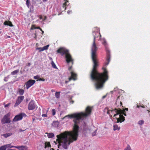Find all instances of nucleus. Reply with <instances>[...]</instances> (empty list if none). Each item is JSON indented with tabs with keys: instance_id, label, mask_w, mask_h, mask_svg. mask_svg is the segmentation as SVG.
I'll return each mask as SVG.
<instances>
[{
	"instance_id": "obj_33",
	"label": "nucleus",
	"mask_w": 150,
	"mask_h": 150,
	"mask_svg": "<svg viewBox=\"0 0 150 150\" xmlns=\"http://www.w3.org/2000/svg\"><path fill=\"white\" fill-rule=\"evenodd\" d=\"M30 4V2L28 0H27L26 1V4L28 7V8H29V4Z\"/></svg>"
},
{
	"instance_id": "obj_26",
	"label": "nucleus",
	"mask_w": 150,
	"mask_h": 150,
	"mask_svg": "<svg viewBox=\"0 0 150 150\" xmlns=\"http://www.w3.org/2000/svg\"><path fill=\"white\" fill-rule=\"evenodd\" d=\"M21 103V102L19 101V100H18L17 99L15 103V104L14 105V107H16L18 106L20 103Z\"/></svg>"
},
{
	"instance_id": "obj_43",
	"label": "nucleus",
	"mask_w": 150,
	"mask_h": 150,
	"mask_svg": "<svg viewBox=\"0 0 150 150\" xmlns=\"http://www.w3.org/2000/svg\"><path fill=\"white\" fill-rule=\"evenodd\" d=\"M10 103H8L6 105H5V108H6L7 107H8V106H9V105H10Z\"/></svg>"
},
{
	"instance_id": "obj_14",
	"label": "nucleus",
	"mask_w": 150,
	"mask_h": 150,
	"mask_svg": "<svg viewBox=\"0 0 150 150\" xmlns=\"http://www.w3.org/2000/svg\"><path fill=\"white\" fill-rule=\"evenodd\" d=\"M59 123L58 121H54L52 123V126L55 127H57L59 125Z\"/></svg>"
},
{
	"instance_id": "obj_5",
	"label": "nucleus",
	"mask_w": 150,
	"mask_h": 150,
	"mask_svg": "<svg viewBox=\"0 0 150 150\" xmlns=\"http://www.w3.org/2000/svg\"><path fill=\"white\" fill-rule=\"evenodd\" d=\"M100 40L102 41V44L105 47L107 54V59H106V62L105 63V66H107L109 64L110 61V51L109 49L107 47V43L105 39L104 38H100Z\"/></svg>"
},
{
	"instance_id": "obj_56",
	"label": "nucleus",
	"mask_w": 150,
	"mask_h": 150,
	"mask_svg": "<svg viewBox=\"0 0 150 150\" xmlns=\"http://www.w3.org/2000/svg\"><path fill=\"white\" fill-rule=\"evenodd\" d=\"M30 63H28V66H30Z\"/></svg>"
},
{
	"instance_id": "obj_57",
	"label": "nucleus",
	"mask_w": 150,
	"mask_h": 150,
	"mask_svg": "<svg viewBox=\"0 0 150 150\" xmlns=\"http://www.w3.org/2000/svg\"><path fill=\"white\" fill-rule=\"evenodd\" d=\"M68 82V81H66L65 82L66 83H67Z\"/></svg>"
},
{
	"instance_id": "obj_12",
	"label": "nucleus",
	"mask_w": 150,
	"mask_h": 150,
	"mask_svg": "<svg viewBox=\"0 0 150 150\" xmlns=\"http://www.w3.org/2000/svg\"><path fill=\"white\" fill-rule=\"evenodd\" d=\"M49 45H47L46 46H45L43 47L42 48V47H38V48H36V49L37 50H39L40 49H41V50H40L39 51V52H41L42 51H44L45 50H47L48 49V48L49 47Z\"/></svg>"
},
{
	"instance_id": "obj_47",
	"label": "nucleus",
	"mask_w": 150,
	"mask_h": 150,
	"mask_svg": "<svg viewBox=\"0 0 150 150\" xmlns=\"http://www.w3.org/2000/svg\"><path fill=\"white\" fill-rule=\"evenodd\" d=\"M71 67H72V66H71V67H69L68 68V69L69 70H70L71 69Z\"/></svg>"
},
{
	"instance_id": "obj_19",
	"label": "nucleus",
	"mask_w": 150,
	"mask_h": 150,
	"mask_svg": "<svg viewBox=\"0 0 150 150\" xmlns=\"http://www.w3.org/2000/svg\"><path fill=\"white\" fill-rule=\"evenodd\" d=\"M12 135V133H6L5 134H1V136H3L5 138H6L11 135Z\"/></svg>"
},
{
	"instance_id": "obj_2",
	"label": "nucleus",
	"mask_w": 150,
	"mask_h": 150,
	"mask_svg": "<svg viewBox=\"0 0 150 150\" xmlns=\"http://www.w3.org/2000/svg\"><path fill=\"white\" fill-rule=\"evenodd\" d=\"M99 31V29L97 27H95L93 29L92 34L94 39L91 48V58L93 65L90 74V77L91 79L94 81L95 86L97 90L102 89L103 87L104 84L108 79V71L105 68L103 67V73H98L96 69L98 65L96 55L98 48L96 44L95 40L99 36V38L97 40H100L101 36Z\"/></svg>"
},
{
	"instance_id": "obj_11",
	"label": "nucleus",
	"mask_w": 150,
	"mask_h": 150,
	"mask_svg": "<svg viewBox=\"0 0 150 150\" xmlns=\"http://www.w3.org/2000/svg\"><path fill=\"white\" fill-rule=\"evenodd\" d=\"M71 77L69 78V81L72 79H73L74 80H76V74L73 71L71 72Z\"/></svg>"
},
{
	"instance_id": "obj_10",
	"label": "nucleus",
	"mask_w": 150,
	"mask_h": 150,
	"mask_svg": "<svg viewBox=\"0 0 150 150\" xmlns=\"http://www.w3.org/2000/svg\"><path fill=\"white\" fill-rule=\"evenodd\" d=\"M35 82V81L34 80H30L26 83V88L28 89L30 87L32 86Z\"/></svg>"
},
{
	"instance_id": "obj_30",
	"label": "nucleus",
	"mask_w": 150,
	"mask_h": 150,
	"mask_svg": "<svg viewBox=\"0 0 150 150\" xmlns=\"http://www.w3.org/2000/svg\"><path fill=\"white\" fill-rule=\"evenodd\" d=\"M9 78V75H8L7 76L4 77V80L5 81H8V79Z\"/></svg>"
},
{
	"instance_id": "obj_38",
	"label": "nucleus",
	"mask_w": 150,
	"mask_h": 150,
	"mask_svg": "<svg viewBox=\"0 0 150 150\" xmlns=\"http://www.w3.org/2000/svg\"><path fill=\"white\" fill-rule=\"evenodd\" d=\"M34 78L35 79H39V77L38 76H35L34 77Z\"/></svg>"
},
{
	"instance_id": "obj_36",
	"label": "nucleus",
	"mask_w": 150,
	"mask_h": 150,
	"mask_svg": "<svg viewBox=\"0 0 150 150\" xmlns=\"http://www.w3.org/2000/svg\"><path fill=\"white\" fill-rule=\"evenodd\" d=\"M30 11L31 12H33L34 11V7L32 6L30 8Z\"/></svg>"
},
{
	"instance_id": "obj_34",
	"label": "nucleus",
	"mask_w": 150,
	"mask_h": 150,
	"mask_svg": "<svg viewBox=\"0 0 150 150\" xmlns=\"http://www.w3.org/2000/svg\"><path fill=\"white\" fill-rule=\"evenodd\" d=\"M124 150H131V149L130 146L128 145L127 148H125Z\"/></svg>"
},
{
	"instance_id": "obj_20",
	"label": "nucleus",
	"mask_w": 150,
	"mask_h": 150,
	"mask_svg": "<svg viewBox=\"0 0 150 150\" xmlns=\"http://www.w3.org/2000/svg\"><path fill=\"white\" fill-rule=\"evenodd\" d=\"M120 129V127H119L118 125L116 124L115 125L113 126L114 130H119Z\"/></svg>"
},
{
	"instance_id": "obj_25",
	"label": "nucleus",
	"mask_w": 150,
	"mask_h": 150,
	"mask_svg": "<svg viewBox=\"0 0 150 150\" xmlns=\"http://www.w3.org/2000/svg\"><path fill=\"white\" fill-rule=\"evenodd\" d=\"M60 92H56L55 93V96L57 98H58L60 97Z\"/></svg>"
},
{
	"instance_id": "obj_62",
	"label": "nucleus",
	"mask_w": 150,
	"mask_h": 150,
	"mask_svg": "<svg viewBox=\"0 0 150 150\" xmlns=\"http://www.w3.org/2000/svg\"><path fill=\"white\" fill-rule=\"evenodd\" d=\"M52 92H54V91H53V90H52Z\"/></svg>"
},
{
	"instance_id": "obj_52",
	"label": "nucleus",
	"mask_w": 150,
	"mask_h": 150,
	"mask_svg": "<svg viewBox=\"0 0 150 150\" xmlns=\"http://www.w3.org/2000/svg\"><path fill=\"white\" fill-rule=\"evenodd\" d=\"M15 146H10V148H13V147L15 148Z\"/></svg>"
},
{
	"instance_id": "obj_28",
	"label": "nucleus",
	"mask_w": 150,
	"mask_h": 150,
	"mask_svg": "<svg viewBox=\"0 0 150 150\" xmlns=\"http://www.w3.org/2000/svg\"><path fill=\"white\" fill-rule=\"evenodd\" d=\"M51 65L55 69H57L56 66L53 61H52Z\"/></svg>"
},
{
	"instance_id": "obj_37",
	"label": "nucleus",
	"mask_w": 150,
	"mask_h": 150,
	"mask_svg": "<svg viewBox=\"0 0 150 150\" xmlns=\"http://www.w3.org/2000/svg\"><path fill=\"white\" fill-rule=\"evenodd\" d=\"M36 27H35V25H32L31 27V29L32 30H33L34 29H36Z\"/></svg>"
},
{
	"instance_id": "obj_54",
	"label": "nucleus",
	"mask_w": 150,
	"mask_h": 150,
	"mask_svg": "<svg viewBox=\"0 0 150 150\" xmlns=\"http://www.w3.org/2000/svg\"><path fill=\"white\" fill-rule=\"evenodd\" d=\"M35 120V119L34 118H33V121L34 122V121Z\"/></svg>"
},
{
	"instance_id": "obj_58",
	"label": "nucleus",
	"mask_w": 150,
	"mask_h": 150,
	"mask_svg": "<svg viewBox=\"0 0 150 150\" xmlns=\"http://www.w3.org/2000/svg\"><path fill=\"white\" fill-rule=\"evenodd\" d=\"M35 38L37 36L36 35V34H35Z\"/></svg>"
},
{
	"instance_id": "obj_31",
	"label": "nucleus",
	"mask_w": 150,
	"mask_h": 150,
	"mask_svg": "<svg viewBox=\"0 0 150 150\" xmlns=\"http://www.w3.org/2000/svg\"><path fill=\"white\" fill-rule=\"evenodd\" d=\"M97 129L95 130L94 132L92 133V136H94L96 134Z\"/></svg>"
},
{
	"instance_id": "obj_40",
	"label": "nucleus",
	"mask_w": 150,
	"mask_h": 150,
	"mask_svg": "<svg viewBox=\"0 0 150 150\" xmlns=\"http://www.w3.org/2000/svg\"><path fill=\"white\" fill-rule=\"evenodd\" d=\"M117 88H114V89L113 90V91H111L110 92L111 93H112L114 91H117Z\"/></svg>"
},
{
	"instance_id": "obj_42",
	"label": "nucleus",
	"mask_w": 150,
	"mask_h": 150,
	"mask_svg": "<svg viewBox=\"0 0 150 150\" xmlns=\"http://www.w3.org/2000/svg\"><path fill=\"white\" fill-rule=\"evenodd\" d=\"M42 117H47V115L46 114H43L42 115Z\"/></svg>"
},
{
	"instance_id": "obj_35",
	"label": "nucleus",
	"mask_w": 150,
	"mask_h": 150,
	"mask_svg": "<svg viewBox=\"0 0 150 150\" xmlns=\"http://www.w3.org/2000/svg\"><path fill=\"white\" fill-rule=\"evenodd\" d=\"M4 146L6 147V149H7V148L8 147H10V146H11L10 144H6Z\"/></svg>"
},
{
	"instance_id": "obj_64",
	"label": "nucleus",
	"mask_w": 150,
	"mask_h": 150,
	"mask_svg": "<svg viewBox=\"0 0 150 150\" xmlns=\"http://www.w3.org/2000/svg\"><path fill=\"white\" fill-rule=\"evenodd\" d=\"M46 17H45V20L46 19Z\"/></svg>"
},
{
	"instance_id": "obj_29",
	"label": "nucleus",
	"mask_w": 150,
	"mask_h": 150,
	"mask_svg": "<svg viewBox=\"0 0 150 150\" xmlns=\"http://www.w3.org/2000/svg\"><path fill=\"white\" fill-rule=\"evenodd\" d=\"M6 148L4 145L0 147V150H6Z\"/></svg>"
},
{
	"instance_id": "obj_24",
	"label": "nucleus",
	"mask_w": 150,
	"mask_h": 150,
	"mask_svg": "<svg viewBox=\"0 0 150 150\" xmlns=\"http://www.w3.org/2000/svg\"><path fill=\"white\" fill-rule=\"evenodd\" d=\"M19 150H27V148L26 146H20Z\"/></svg>"
},
{
	"instance_id": "obj_49",
	"label": "nucleus",
	"mask_w": 150,
	"mask_h": 150,
	"mask_svg": "<svg viewBox=\"0 0 150 150\" xmlns=\"http://www.w3.org/2000/svg\"><path fill=\"white\" fill-rule=\"evenodd\" d=\"M106 95H105V96H103L102 97V98H103V99H104V98H105L106 97Z\"/></svg>"
},
{
	"instance_id": "obj_41",
	"label": "nucleus",
	"mask_w": 150,
	"mask_h": 150,
	"mask_svg": "<svg viewBox=\"0 0 150 150\" xmlns=\"http://www.w3.org/2000/svg\"><path fill=\"white\" fill-rule=\"evenodd\" d=\"M72 11L71 10H68L67 12V13L68 14H69L71 13Z\"/></svg>"
},
{
	"instance_id": "obj_9",
	"label": "nucleus",
	"mask_w": 150,
	"mask_h": 150,
	"mask_svg": "<svg viewBox=\"0 0 150 150\" xmlns=\"http://www.w3.org/2000/svg\"><path fill=\"white\" fill-rule=\"evenodd\" d=\"M36 105L33 100H31L28 104V109L29 110H33L35 108Z\"/></svg>"
},
{
	"instance_id": "obj_15",
	"label": "nucleus",
	"mask_w": 150,
	"mask_h": 150,
	"mask_svg": "<svg viewBox=\"0 0 150 150\" xmlns=\"http://www.w3.org/2000/svg\"><path fill=\"white\" fill-rule=\"evenodd\" d=\"M4 24L5 25H8L11 27H12L13 26L12 23L10 21H5L4 23Z\"/></svg>"
},
{
	"instance_id": "obj_48",
	"label": "nucleus",
	"mask_w": 150,
	"mask_h": 150,
	"mask_svg": "<svg viewBox=\"0 0 150 150\" xmlns=\"http://www.w3.org/2000/svg\"><path fill=\"white\" fill-rule=\"evenodd\" d=\"M36 29H40V30L41 31H42V29H41L39 27H36Z\"/></svg>"
},
{
	"instance_id": "obj_16",
	"label": "nucleus",
	"mask_w": 150,
	"mask_h": 150,
	"mask_svg": "<svg viewBox=\"0 0 150 150\" xmlns=\"http://www.w3.org/2000/svg\"><path fill=\"white\" fill-rule=\"evenodd\" d=\"M46 134H47V136L49 138H52L54 136V134L52 133H46Z\"/></svg>"
},
{
	"instance_id": "obj_63",
	"label": "nucleus",
	"mask_w": 150,
	"mask_h": 150,
	"mask_svg": "<svg viewBox=\"0 0 150 150\" xmlns=\"http://www.w3.org/2000/svg\"><path fill=\"white\" fill-rule=\"evenodd\" d=\"M67 116H65L64 117V118L66 117H67Z\"/></svg>"
},
{
	"instance_id": "obj_6",
	"label": "nucleus",
	"mask_w": 150,
	"mask_h": 150,
	"mask_svg": "<svg viewBox=\"0 0 150 150\" xmlns=\"http://www.w3.org/2000/svg\"><path fill=\"white\" fill-rule=\"evenodd\" d=\"M100 40L102 41V44L105 47L107 54V59H106V62L105 63V66H107L109 64L110 61V51L109 49L107 47V43L105 39L104 38H100Z\"/></svg>"
},
{
	"instance_id": "obj_59",
	"label": "nucleus",
	"mask_w": 150,
	"mask_h": 150,
	"mask_svg": "<svg viewBox=\"0 0 150 150\" xmlns=\"http://www.w3.org/2000/svg\"><path fill=\"white\" fill-rule=\"evenodd\" d=\"M141 107L142 108H144V106H141Z\"/></svg>"
},
{
	"instance_id": "obj_44",
	"label": "nucleus",
	"mask_w": 150,
	"mask_h": 150,
	"mask_svg": "<svg viewBox=\"0 0 150 150\" xmlns=\"http://www.w3.org/2000/svg\"><path fill=\"white\" fill-rule=\"evenodd\" d=\"M74 102V101L73 100H70V103L71 104H73Z\"/></svg>"
},
{
	"instance_id": "obj_46",
	"label": "nucleus",
	"mask_w": 150,
	"mask_h": 150,
	"mask_svg": "<svg viewBox=\"0 0 150 150\" xmlns=\"http://www.w3.org/2000/svg\"><path fill=\"white\" fill-rule=\"evenodd\" d=\"M15 148L19 149V148H20V146H15Z\"/></svg>"
},
{
	"instance_id": "obj_51",
	"label": "nucleus",
	"mask_w": 150,
	"mask_h": 150,
	"mask_svg": "<svg viewBox=\"0 0 150 150\" xmlns=\"http://www.w3.org/2000/svg\"><path fill=\"white\" fill-rule=\"evenodd\" d=\"M128 110V108H125V110L127 111V110Z\"/></svg>"
},
{
	"instance_id": "obj_7",
	"label": "nucleus",
	"mask_w": 150,
	"mask_h": 150,
	"mask_svg": "<svg viewBox=\"0 0 150 150\" xmlns=\"http://www.w3.org/2000/svg\"><path fill=\"white\" fill-rule=\"evenodd\" d=\"M26 115L24 113H21L16 115L13 119V122H16L21 120L23 117H25Z\"/></svg>"
},
{
	"instance_id": "obj_39",
	"label": "nucleus",
	"mask_w": 150,
	"mask_h": 150,
	"mask_svg": "<svg viewBox=\"0 0 150 150\" xmlns=\"http://www.w3.org/2000/svg\"><path fill=\"white\" fill-rule=\"evenodd\" d=\"M38 80L39 81H45V79H42L41 78H40L38 79Z\"/></svg>"
},
{
	"instance_id": "obj_27",
	"label": "nucleus",
	"mask_w": 150,
	"mask_h": 150,
	"mask_svg": "<svg viewBox=\"0 0 150 150\" xmlns=\"http://www.w3.org/2000/svg\"><path fill=\"white\" fill-rule=\"evenodd\" d=\"M144 121L143 120H142L139 121L138 122V123H137V124L138 125H142L144 124Z\"/></svg>"
},
{
	"instance_id": "obj_18",
	"label": "nucleus",
	"mask_w": 150,
	"mask_h": 150,
	"mask_svg": "<svg viewBox=\"0 0 150 150\" xmlns=\"http://www.w3.org/2000/svg\"><path fill=\"white\" fill-rule=\"evenodd\" d=\"M45 148L46 149L47 147L48 148L49 147H51V145L49 142H46L45 144Z\"/></svg>"
},
{
	"instance_id": "obj_1",
	"label": "nucleus",
	"mask_w": 150,
	"mask_h": 150,
	"mask_svg": "<svg viewBox=\"0 0 150 150\" xmlns=\"http://www.w3.org/2000/svg\"><path fill=\"white\" fill-rule=\"evenodd\" d=\"M92 108L87 107L85 112L76 113L71 115V117L74 118V123L73 131L70 132H64L57 136V141L59 143L58 147L61 146L64 149H67L69 145L74 141L77 139L79 130V126H82L84 133H90L91 130L87 126L86 124L83 121L84 119L91 114Z\"/></svg>"
},
{
	"instance_id": "obj_61",
	"label": "nucleus",
	"mask_w": 150,
	"mask_h": 150,
	"mask_svg": "<svg viewBox=\"0 0 150 150\" xmlns=\"http://www.w3.org/2000/svg\"><path fill=\"white\" fill-rule=\"evenodd\" d=\"M148 112H149V114L150 115V110L149 111H148Z\"/></svg>"
},
{
	"instance_id": "obj_17",
	"label": "nucleus",
	"mask_w": 150,
	"mask_h": 150,
	"mask_svg": "<svg viewBox=\"0 0 150 150\" xmlns=\"http://www.w3.org/2000/svg\"><path fill=\"white\" fill-rule=\"evenodd\" d=\"M122 97V96H118L117 98V100L115 104L116 105H117V103H118L119 102H120V104L121 105H122V102L120 101V100H119L120 98H121Z\"/></svg>"
},
{
	"instance_id": "obj_50",
	"label": "nucleus",
	"mask_w": 150,
	"mask_h": 150,
	"mask_svg": "<svg viewBox=\"0 0 150 150\" xmlns=\"http://www.w3.org/2000/svg\"><path fill=\"white\" fill-rule=\"evenodd\" d=\"M137 107L138 108H139L140 107V106L138 104H137Z\"/></svg>"
},
{
	"instance_id": "obj_22",
	"label": "nucleus",
	"mask_w": 150,
	"mask_h": 150,
	"mask_svg": "<svg viewBox=\"0 0 150 150\" xmlns=\"http://www.w3.org/2000/svg\"><path fill=\"white\" fill-rule=\"evenodd\" d=\"M19 71V69L16 70L11 72V74L13 75H16L18 74Z\"/></svg>"
},
{
	"instance_id": "obj_32",
	"label": "nucleus",
	"mask_w": 150,
	"mask_h": 150,
	"mask_svg": "<svg viewBox=\"0 0 150 150\" xmlns=\"http://www.w3.org/2000/svg\"><path fill=\"white\" fill-rule=\"evenodd\" d=\"M52 115H54L56 114V110L55 109H53L52 110Z\"/></svg>"
},
{
	"instance_id": "obj_60",
	"label": "nucleus",
	"mask_w": 150,
	"mask_h": 150,
	"mask_svg": "<svg viewBox=\"0 0 150 150\" xmlns=\"http://www.w3.org/2000/svg\"><path fill=\"white\" fill-rule=\"evenodd\" d=\"M41 31H42V34H43L44 33V31H42V30Z\"/></svg>"
},
{
	"instance_id": "obj_4",
	"label": "nucleus",
	"mask_w": 150,
	"mask_h": 150,
	"mask_svg": "<svg viewBox=\"0 0 150 150\" xmlns=\"http://www.w3.org/2000/svg\"><path fill=\"white\" fill-rule=\"evenodd\" d=\"M58 53H60L62 56L65 55L66 60L67 64L71 62L72 64H73V59L69 53V50L64 48H61L57 50Z\"/></svg>"
},
{
	"instance_id": "obj_23",
	"label": "nucleus",
	"mask_w": 150,
	"mask_h": 150,
	"mask_svg": "<svg viewBox=\"0 0 150 150\" xmlns=\"http://www.w3.org/2000/svg\"><path fill=\"white\" fill-rule=\"evenodd\" d=\"M24 97L23 96H19L18 97L17 99L19 100V101L21 102L24 99Z\"/></svg>"
},
{
	"instance_id": "obj_13",
	"label": "nucleus",
	"mask_w": 150,
	"mask_h": 150,
	"mask_svg": "<svg viewBox=\"0 0 150 150\" xmlns=\"http://www.w3.org/2000/svg\"><path fill=\"white\" fill-rule=\"evenodd\" d=\"M66 1L63 4L62 7H63V8H64L65 7H66V6H67L65 7V10L67 9H68L69 8H70V6H69V5L67 6V3L69 1L67 0H65Z\"/></svg>"
},
{
	"instance_id": "obj_3",
	"label": "nucleus",
	"mask_w": 150,
	"mask_h": 150,
	"mask_svg": "<svg viewBox=\"0 0 150 150\" xmlns=\"http://www.w3.org/2000/svg\"><path fill=\"white\" fill-rule=\"evenodd\" d=\"M112 114H114V117H115L116 121V123H121L125 120V117L123 115L126 116V114L125 111H122L121 109H117L115 108V110H108L107 113L109 115L110 114V111Z\"/></svg>"
},
{
	"instance_id": "obj_8",
	"label": "nucleus",
	"mask_w": 150,
	"mask_h": 150,
	"mask_svg": "<svg viewBox=\"0 0 150 150\" xmlns=\"http://www.w3.org/2000/svg\"><path fill=\"white\" fill-rule=\"evenodd\" d=\"M10 115V114L8 113L4 116L1 120L3 123H8L11 122L9 118Z\"/></svg>"
},
{
	"instance_id": "obj_53",
	"label": "nucleus",
	"mask_w": 150,
	"mask_h": 150,
	"mask_svg": "<svg viewBox=\"0 0 150 150\" xmlns=\"http://www.w3.org/2000/svg\"><path fill=\"white\" fill-rule=\"evenodd\" d=\"M14 149H8L7 150H14Z\"/></svg>"
},
{
	"instance_id": "obj_55",
	"label": "nucleus",
	"mask_w": 150,
	"mask_h": 150,
	"mask_svg": "<svg viewBox=\"0 0 150 150\" xmlns=\"http://www.w3.org/2000/svg\"><path fill=\"white\" fill-rule=\"evenodd\" d=\"M120 91H121V92H123V93L124 92V91L123 90H121Z\"/></svg>"
},
{
	"instance_id": "obj_21",
	"label": "nucleus",
	"mask_w": 150,
	"mask_h": 150,
	"mask_svg": "<svg viewBox=\"0 0 150 150\" xmlns=\"http://www.w3.org/2000/svg\"><path fill=\"white\" fill-rule=\"evenodd\" d=\"M18 93L20 95H22L23 94L24 92L23 90L19 88L18 90Z\"/></svg>"
},
{
	"instance_id": "obj_45",
	"label": "nucleus",
	"mask_w": 150,
	"mask_h": 150,
	"mask_svg": "<svg viewBox=\"0 0 150 150\" xmlns=\"http://www.w3.org/2000/svg\"><path fill=\"white\" fill-rule=\"evenodd\" d=\"M25 129H24V130H22V129H19V132H23V131H25Z\"/></svg>"
}]
</instances>
